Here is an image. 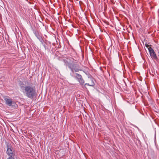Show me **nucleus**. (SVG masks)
<instances>
[{
    "instance_id": "obj_1",
    "label": "nucleus",
    "mask_w": 159,
    "mask_h": 159,
    "mask_svg": "<svg viewBox=\"0 0 159 159\" xmlns=\"http://www.w3.org/2000/svg\"><path fill=\"white\" fill-rule=\"evenodd\" d=\"M24 84L21 85L20 88L23 90V92L28 98H33L36 94L34 87L31 86H23Z\"/></svg>"
},
{
    "instance_id": "obj_2",
    "label": "nucleus",
    "mask_w": 159,
    "mask_h": 159,
    "mask_svg": "<svg viewBox=\"0 0 159 159\" xmlns=\"http://www.w3.org/2000/svg\"><path fill=\"white\" fill-rule=\"evenodd\" d=\"M69 59L67 58L66 59H64V61L66 63V65L70 68L73 72L74 71L76 72L81 70L80 68L78 65L76 64H72L69 61Z\"/></svg>"
},
{
    "instance_id": "obj_3",
    "label": "nucleus",
    "mask_w": 159,
    "mask_h": 159,
    "mask_svg": "<svg viewBox=\"0 0 159 159\" xmlns=\"http://www.w3.org/2000/svg\"><path fill=\"white\" fill-rule=\"evenodd\" d=\"M6 101V103L7 105L10 107H13L15 106V102L12 101V99L9 97H5L4 98Z\"/></svg>"
},
{
    "instance_id": "obj_4",
    "label": "nucleus",
    "mask_w": 159,
    "mask_h": 159,
    "mask_svg": "<svg viewBox=\"0 0 159 159\" xmlns=\"http://www.w3.org/2000/svg\"><path fill=\"white\" fill-rule=\"evenodd\" d=\"M76 77L78 81L79 82L81 85H83L84 84V81L81 75L76 73Z\"/></svg>"
},
{
    "instance_id": "obj_5",
    "label": "nucleus",
    "mask_w": 159,
    "mask_h": 159,
    "mask_svg": "<svg viewBox=\"0 0 159 159\" xmlns=\"http://www.w3.org/2000/svg\"><path fill=\"white\" fill-rule=\"evenodd\" d=\"M149 52L152 58L155 59L157 58V57L155 52L152 48H149Z\"/></svg>"
},
{
    "instance_id": "obj_6",
    "label": "nucleus",
    "mask_w": 159,
    "mask_h": 159,
    "mask_svg": "<svg viewBox=\"0 0 159 159\" xmlns=\"http://www.w3.org/2000/svg\"><path fill=\"white\" fill-rule=\"evenodd\" d=\"M7 153L10 156H14L15 155L13 153L12 150L10 148V146H9L8 145L7 146Z\"/></svg>"
},
{
    "instance_id": "obj_7",
    "label": "nucleus",
    "mask_w": 159,
    "mask_h": 159,
    "mask_svg": "<svg viewBox=\"0 0 159 159\" xmlns=\"http://www.w3.org/2000/svg\"><path fill=\"white\" fill-rule=\"evenodd\" d=\"M88 83L85 84V85H87L90 86H93L95 84L93 82V78H89L88 80Z\"/></svg>"
},
{
    "instance_id": "obj_8",
    "label": "nucleus",
    "mask_w": 159,
    "mask_h": 159,
    "mask_svg": "<svg viewBox=\"0 0 159 159\" xmlns=\"http://www.w3.org/2000/svg\"><path fill=\"white\" fill-rule=\"evenodd\" d=\"M145 46L148 48V50L149 51V48H151L150 46V45L148 44H147V43H146L145 44Z\"/></svg>"
},
{
    "instance_id": "obj_9",
    "label": "nucleus",
    "mask_w": 159,
    "mask_h": 159,
    "mask_svg": "<svg viewBox=\"0 0 159 159\" xmlns=\"http://www.w3.org/2000/svg\"><path fill=\"white\" fill-rule=\"evenodd\" d=\"M14 156H10V157L7 158V159H15L14 158Z\"/></svg>"
},
{
    "instance_id": "obj_10",
    "label": "nucleus",
    "mask_w": 159,
    "mask_h": 159,
    "mask_svg": "<svg viewBox=\"0 0 159 159\" xmlns=\"http://www.w3.org/2000/svg\"><path fill=\"white\" fill-rule=\"evenodd\" d=\"M44 47H45V45H44Z\"/></svg>"
}]
</instances>
